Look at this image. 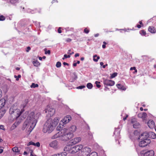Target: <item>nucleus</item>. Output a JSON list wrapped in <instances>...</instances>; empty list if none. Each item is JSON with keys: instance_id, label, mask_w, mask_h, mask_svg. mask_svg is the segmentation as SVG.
Returning a JSON list of instances; mask_svg holds the SVG:
<instances>
[{"instance_id": "obj_1", "label": "nucleus", "mask_w": 156, "mask_h": 156, "mask_svg": "<svg viewBox=\"0 0 156 156\" xmlns=\"http://www.w3.org/2000/svg\"><path fill=\"white\" fill-rule=\"evenodd\" d=\"M34 115V112H30L23 124L24 127H27V126H30V127L32 129L34 128L37 122V119L41 115V113H37L35 115Z\"/></svg>"}, {"instance_id": "obj_2", "label": "nucleus", "mask_w": 156, "mask_h": 156, "mask_svg": "<svg viewBox=\"0 0 156 156\" xmlns=\"http://www.w3.org/2000/svg\"><path fill=\"white\" fill-rule=\"evenodd\" d=\"M51 119H49L45 123L43 131L44 133H50L53 130L54 127L51 124Z\"/></svg>"}, {"instance_id": "obj_3", "label": "nucleus", "mask_w": 156, "mask_h": 156, "mask_svg": "<svg viewBox=\"0 0 156 156\" xmlns=\"http://www.w3.org/2000/svg\"><path fill=\"white\" fill-rule=\"evenodd\" d=\"M62 139L64 140L67 141L71 139L73 136V134L69 131L68 129L64 128L61 130Z\"/></svg>"}, {"instance_id": "obj_4", "label": "nucleus", "mask_w": 156, "mask_h": 156, "mask_svg": "<svg viewBox=\"0 0 156 156\" xmlns=\"http://www.w3.org/2000/svg\"><path fill=\"white\" fill-rule=\"evenodd\" d=\"M140 140L139 145L141 147H144L149 144L151 142L150 140L147 138V137L144 136L143 133L141 134L140 136Z\"/></svg>"}, {"instance_id": "obj_5", "label": "nucleus", "mask_w": 156, "mask_h": 156, "mask_svg": "<svg viewBox=\"0 0 156 156\" xmlns=\"http://www.w3.org/2000/svg\"><path fill=\"white\" fill-rule=\"evenodd\" d=\"M9 113L14 119L18 118L21 115V112L19 109L13 108V107H11L9 111Z\"/></svg>"}, {"instance_id": "obj_6", "label": "nucleus", "mask_w": 156, "mask_h": 156, "mask_svg": "<svg viewBox=\"0 0 156 156\" xmlns=\"http://www.w3.org/2000/svg\"><path fill=\"white\" fill-rule=\"evenodd\" d=\"M45 112L47 113V115L49 117L53 115L55 112V109L49 105H48L45 110Z\"/></svg>"}, {"instance_id": "obj_7", "label": "nucleus", "mask_w": 156, "mask_h": 156, "mask_svg": "<svg viewBox=\"0 0 156 156\" xmlns=\"http://www.w3.org/2000/svg\"><path fill=\"white\" fill-rule=\"evenodd\" d=\"M81 156H87L89 155L91 152L90 148L88 147H84L81 150Z\"/></svg>"}, {"instance_id": "obj_8", "label": "nucleus", "mask_w": 156, "mask_h": 156, "mask_svg": "<svg viewBox=\"0 0 156 156\" xmlns=\"http://www.w3.org/2000/svg\"><path fill=\"white\" fill-rule=\"evenodd\" d=\"M143 135L144 136L148 138H150L153 139H155L156 138V134L153 132H145L143 133Z\"/></svg>"}, {"instance_id": "obj_9", "label": "nucleus", "mask_w": 156, "mask_h": 156, "mask_svg": "<svg viewBox=\"0 0 156 156\" xmlns=\"http://www.w3.org/2000/svg\"><path fill=\"white\" fill-rule=\"evenodd\" d=\"M83 147V146L82 144L76 145L75 146H73L71 153L72 154L76 153L81 150Z\"/></svg>"}, {"instance_id": "obj_10", "label": "nucleus", "mask_w": 156, "mask_h": 156, "mask_svg": "<svg viewBox=\"0 0 156 156\" xmlns=\"http://www.w3.org/2000/svg\"><path fill=\"white\" fill-rule=\"evenodd\" d=\"M131 122L133 124V127L134 128H138L140 126V123L137 121L136 119L135 118L132 119H131Z\"/></svg>"}, {"instance_id": "obj_11", "label": "nucleus", "mask_w": 156, "mask_h": 156, "mask_svg": "<svg viewBox=\"0 0 156 156\" xmlns=\"http://www.w3.org/2000/svg\"><path fill=\"white\" fill-rule=\"evenodd\" d=\"M103 83L104 85L108 86H112L115 84V82L112 80H108V79H104L103 80Z\"/></svg>"}, {"instance_id": "obj_12", "label": "nucleus", "mask_w": 156, "mask_h": 156, "mask_svg": "<svg viewBox=\"0 0 156 156\" xmlns=\"http://www.w3.org/2000/svg\"><path fill=\"white\" fill-rule=\"evenodd\" d=\"M58 142L56 140H54L49 144L50 147L56 149L58 148Z\"/></svg>"}, {"instance_id": "obj_13", "label": "nucleus", "mask_w": 156, "mask_h": 156, "mask_svg": "<svg viewBox=\"0 0 156 156\" xmlns=\"http://www.w3.org/2000/svg\"><path fill=\"white\" fill-rule=\"evenodd\" d=\"M71 119V116L70 115H67L64 118L62 121L64 124H66L68 123Z\"/></svg>"}, {"instance_id": "obj_14", "label": "nucleus", "mask_w": 156, "mask_h": 156, "mask_svg": "<svg viewBox=\"0 0 156 156\" xmlns=\"http://www.w3.org/2000/svg\"><path fill=\"white\" fill-rule=\"evenodd\" d=\"M81 140V138L78 137L74 138L71 140V143L73 144H75L79 142Z\"/></svg>"}, {"instance_id": "obj_15", "label": "nucleus", "mask_w": 156, "mask_h": 156, "mask_svg": "<svg viewBox=\"0 0 156 156\" xmlns=\"http://www.w3.org/2000/svg\"><path fill=\"white\" fill-rule=\"evenodd\" d=\"M59 120L58 118H55L54 119L53 121L51 120V124L53 126L55 127L58 124L59 122Z\"/></svg>"}, {"instance_id": "obj_16", "label": "nucleus", "mask_w": 156, "mask_h": 156, "mask_svg": "<svg viewBox=\"0 0 156 156\" xmlns=\"http://www.w3.org/2000/svg\"><path fill=\"white\" fill-rule=\"evenodd\" d=\"M147 125L150 128L152 129L155 127V123L153 120H149L147 122Z\"/></svg>"}, {"instance_id": "obj_17", "label": "nucleus", "mask_w": 156, "mask_h": 156, "mask_svg": "<svg viewBox=\"0 0 156 156\" xmlns=\"http://www.w3.org/2000/svg\"><path fill=\"white\" fill-rule=\"evenodd\" d=\"M154 152L152 150H151L146 152L144 154V156H154Z\"/></svg>"}, {"instance_id": "obj_18", "label": "nucleus", "mask_w": 156, "mask_h": 156, "mask_svg": "<svg viewBox=\"0 0 156 156\" xmlns=\"http://www.w3.org/2000/svg\"><path fill=\"white\" fill-rule=\"evenodd\" d=\"M76 126L73 125L71 126L68 129L69 132L73 133L76 131Z\"/></svg>"}, {"instance_id": "obj_19", "label": "nucleus", "mask_w": 156, "mask_h": 156, "mask_svg": "<svg viewBox=\"0 0 156 156\" xmlns=\"http://www.w3.org/2000/svg\"><path fill=\"white\" fill-rule=\"evenodd\" d=\"M148 30L152 34L156 33V29L153 26H149L148 28Z\"/></svg>"}, {"instance_id": "obj_20", "label": "nucleus", "mask_w": 156, "mask_h": 156, "mask_svg": "<svg viewBox=\"0 0 156 156\" xmlns=\"http://www.w3.org/2000/svg\"><path fill=\"white\" fill-rule=\"evenodd\" d=\"M5 104V99H1L0 100V110L2 108Z\"/></svg>"}, {"instance_id": "obj_21", "label": "nucleus", "mask_w": 156, "mask_h": 156, "mask_svg": "<svg viewBox=\"0 0 156 156\" xmlns=\"http://www.w3.org/2000/svg\"><path fill=\"white\" fill-rule=\"evenodd\" d=\"M147 116V114L145 112L143 113H140L138 115V117L139 118L144 119L146 118Z\"/></svg>"}, {"instance_id": "obj_22", "label": "nucleus", "mask_w": 156, "mask_h": 156, "mask_svg": "<svg viewBox=\"0 0 156 156\" xmlns=\"http://www.w3.org/2000/svg\"><path fill=\"white\" fill-rule=\"evenodd\" d=\"M73 145L70 144L67 145L64 148V151H72Z\"/></svg>"}, {"instance_id": "obj_23", "label": "nucleus", "mask_w": 156, "mask_h": 156, "mask_svg": "<svg viewBox=\"0 0 156 156\" xmlns=\"http://www.w3.org/2000/svg\"><path fill=\"white\" fill-rule=\"evenodd\" d=\"M27 12L28 13H31L32 14H34L36 13V8H34L33 9H28L27 10Z\"/></svg>"}, {"instance_id": "obj_24", "label": "nucleus", "mask_w": 156, "mask_h": 156, "mask_svg": "<svg viewBox=\"0 0 156 156\" xmlns=\"http://www.w3.org/2000/svg\"><path fill=\"white\" fill-rule=\"evenodd\" d=\"M116 86L118 88L120 89L121 90H125L126 89V88L124 87L121 84H116Z\"/></svg>"}, {"instance_id": "obj_25", "label": "nucleus", "mask_w": 156, "mask_h": 156, "mask_svg": "<svg viewBox=\"0 0 156 156\" xmlns=\"http://www.w3.org/2000/svg\"><path fill=\"white\" fill-rule=\"evenodd\" d=\"M5 112V110L3 109L0 111V119L3 116Z\"/></svg>"}, {"instance_id": "obj_26", "label": "nucleus", "mask_w": 156, "mask_h": 156, "mask_svg": "<svg viewBox=\"0 0 156 156\" xmlns=\"http://www.w3.org/2000/svg\"><path fill=\"white\" fill-rule=\"evenodd\" d=\"M93 60L95 62H97L100 58L99 56H98L97 55H95L93 56Z\"/></svg>"}, {"instance_id": "obj_27", "label": "nucleus", "mask_w": 156, "mask_h": 156, "mask_svg": "<svg viewBox=\"0 0 156 156\" xmlns=\"http://www.w3.org/2000/svg\"><path fill=\"white\" fill-rule=\"evenodd\" d=\"M33 63L34 66L36 67H38L40 65V62L37 60L34 61L33 62Z\"/></svg>"}, {"instance_id": "obj_28", "label": "nucleus", "mask_w": 156, "mask_h": 156, "mask_svg": "<svg viewBox=\"0 0 156 156\" xmlns=\"http://www.w3.org/2000/svg\"><path fill=\"white\" fill-rule=\"evenodd\" d=\"M38 85L37 84H35L34 83H32V84L30 86V87L31 88H35L37 87H38Z\"/></svg>"}, {"instance_id": "obj_29", "label": "nucleus", "mask_w": 156, "mask_h": 156, "mask_svg": "<svg viewBox=\"0 0 156 156\" xmlns=\"http://www.w3.org/2000/svg\"><path fill=\"white\" fill-rule=\"evenodd\" d=\"M12 150L14 152H19L18 148L17 147H14L12 148Z\"/></svg>"}, {"instance_id": "obj_30", "label": "nucleus", "mask_w": 156, "mask_h": 156, "mask_svg": "<svg viewBox=\"0 0 156 156\" xmlns=\"http://www.w3.org/2000/svg\"><path fill=\"white\" fill-rule=\"evenodd\" d=\"M140 33L142 35L145 36L146 34V32L144 30H142L140 31Z\"/></svg>"}, {"instance_id": "obj_31", "label": "nucleus", "mask_w": 156, "mask_h": 156, "mask_svg": "<svg viewBox=\"0 0 156 156\" xmlns=\"http://www.w3.org/2000/svg\"><path fill=\"white\" fill-rule=\"evenodd\" d=\"M93 85L90 83H88L87 84V87L89 89H91L93 87Z\"/></svg>"}, {"instance_id": "obj_32", "label": "nucleus", "mask_w": 156, "mask_h": 156, "mask_svg": "<svg viewBox=\"0 0 156 156\" xmlns=\"http://www.w3.org/2000/svg\"><path fill=\"white\" fill-rule=\"evenodd\" d=\"M89 156H98V155L97 152H93L89 154Z\"/></svg>"}, {"instance_id": "obj_33", "label": "nucleus", "mask_w": 156, "mask_h": 156, "mask_svg": "<svg viewBox=\"0 0 156 156\" xmlns=\"http://www.w3.org/2000/svg\"><path fill=\"white\" fill-rule=\"evenodd\" d=\"M117 73H112L111 76H110V79H112L113 78L115 77V76H117Z\"/></svg>"}, {"instance_id": "obj_34", "label": "nucleus", "mask_w": 156, "mask_h": 156, "mask_svg": "<svg viewBox=\"0 0 156 156\" xmlns=\"http://www.w3.org/2000/svg\"><path fill=\"white\" fill-rule=\"evenodd\" d=\"M47 49L46 48H45L44 49V51H45V54H48V55H50L51 53V51L50 50H48L47 51Z\"/></svg>"}, {"instance_id": "obj_35", "label": "nucleus", "mask_w": 156, "mask_h": 156, "mask_svg": "<svg viewBox=\"0 0 156 156\" xmlns=\"http://www.w3.org/2000/svg\"><path fill=\"white\" fill-rule=\"evenodd\" d=\"M61 63L59 62H58L56 64V66L57 68H59L61 66Z\"/></svg>"}, {"instance_id": "obj_36", "label": "nucleus", "mask_w": 156, "mask_h": 156, "mask_svg": "<svg viewBox=\"0 0 156 156\" xmlns=\"http://www.w3.org/2000/svg\"><path fill=\"white\" fill-rule=\"evenodd\" d=\"M36 13H41V9L40 8H36Z\"/></svg>"}, {"instance_id": "obj_37", "label": "nucleus", "mask_w": 156, "mask_h": 156, "mask_svg": "<svg viewBox=\"0 0 156 156\" xmlns=\"http://www.w3.org/2000/svg\"><path fill=\"white\" fill-rule=\"evenodd\" d=\"M100 83V82L98 81H96L95 82V83L96 85V86L98 88H100L101 86V85L99 84Z\"/></svg>"}, {"instance_id": "obj_38", "label": "nucleus", "mask_w": 156, "mask_h": 156, "mask_svg": "<svg viewBox=\"0 0 156 156\" xmlns=\"http://www.w3.org/2000/svg\"><path fill=\"white\" fill-rule=\"evenodd\" d=\"M61 156H66L67 155V153L66 152H62V153H59Z\"/></svg>"}, {"instance_id": "obj_39", "label": "nucleus", "mask_w": 156, "mask_h": 156, "mask_svg": "<svg viewBox=\"0 0 156 156\" xmlns=\"http://www.w3.org/2000/svg\"><path fill=\"white\" fill-rule=\"evenodd\" d=\"M84 32L85 33L88 34L89 32V30L87 28H85L84 30Z\"/></svg>"}, {"instance_id": "obj_40", "label": "nucleus", "mask_w": 156, "mask_h": 156, "mask_svg": "<svg viewBox=\"0 0 156 156\" xmlns=\"http://www.w3.org/2000/svg\"><path fill=\"white\" fill-rule=\"evenodd\" d=\"M21 77V76L20 75H19L17 76L16 75L14 76V77L15 78H16V80L17 81H18L19 80V78H20Z\"/></svg>"}, {"instance_id": "obj_41", "label": "nucleus", "mask_w": 156, "mask_h": 156, "mask_svg": "<svg viewBox=\"0 0 156 156\" xmlns=\"http://www.w3.org/2000/svg\"><path fill=\"white\" fill-rule=\"evenodd\" d=\"M5 19V17L3 16H0V21H3Z\"/></svg>"}, {"instance_id": "obj_42", "label": "nucleus", "mask_w": 156, "mask_h": 156, "mask_svg": "<svg viewBox=\"0 0 156 156\" xmlns=\"http://www.w3.org/2000/svg\"><path fill=\"white\" fill-rule=\"evenodd\" d=\"M103 44L102 45V47L103 48H106L105 45L107 44V43L105 41L103 42Z\"/></svg>"}, {"instance_id": "obj_43", "label": "nucleus", "mask_w": 156, "mask_h": 156, "mask_svg": "<svg viewBox=\"0 0 156 156\" xmlns=\"http://www.w3.org/2000/svg\"><path fill=\"white\" fill-rule=\"evenodd\" d=\"M85 86H79V87H78L77 88V89H82L84 88H85Z\"/></svg>"}, {"instance_id": "obj_44", "label": "nucleus", "mask_w": 156, "mask_h": 156, "mask_svg": "<svg viewBox=\"0 0 156 156\" xmlns=\"http://www.w3.org/2000/svg\"><path fill=\"white\" fill-rule=\"evenodd\" d=\"M64 58H69L70 57V55H67L66 54H65L64 55Z\"/></svg>"}, {"instance_id": "obj_45", "label": "nucleus", "mask_w": 156, "mask_h": 156, "mask_svg": "<svg viewBox=\"0 0 156 156\" xmlns=\"http://www.w3.org/2000/svg\"><path fill=\"white\" fill-rule=\"evenodd\" d=\"M0 129L5 130V129L4 128V126L2 125H0Z\"/></svg>"}, {"instance_id": "obj_46", "label": "nucleus", "mask_w": 156, "mask_h": 156, "mask_svg": "<svg viewBox=\"0 0 156 156\" xmlns=\"http://www.w3.org/2000/svg\"><path fill=\"white\" fill-rule=\"evenodd\" d=\"M58 33L60 34L62 33L61 27H59L58 30Z\"/></svg>"}, {"instance_id": "obj_47", "label": "nucleus", "mask_w": 156, "mask_h": 156, "mask_svg": "<svg viewBox=\"0 0 156 156\" xmlns=\"http://www.w3.org/2000/svg\"><path fill=\"white\" fill-rule=\"evenodd\" d=\"M59 133H57L55 135H54L53 138H56L59 135V134H58Z\"/></svg>"}, {"instance_id": "obj_48", "label": "nucleus", "mask_w": 156, "mask_h": 156, "mask_svg": "<svg viewBox=\"0 0 156 156\" xmlns=\"http://www.w3.org/2000/svg\"><path fill=\"white\" fill-rule=\"evenodd\" d=\"M35 146H37V147H39L40 146V144L39 142H37L35 144Z\"/></svg>"}, {"instance_id": "obj_49", "label": "nucleus", "mask_w": 156, "mask_h": 156, "mask_svg": "<svg viewBox=\"0 0 156 156\" xmlns=\"http://www.w3.org/2000/svg\"><path fill=\"white\" fill-rule=\"evenodd\" d=\"M31 48L30 47H28L27 48V49L26 50V51L27 52H28L30 50Z\"/></svg>"}, {"instance_id": "obj_50", "label": "nucleus", "mask_w": 156, "mask_h": 156, "mask_svg": "<svg viewBox=\"0 0 156 156\" xmlns=\"http://www.w3.org/2000/svg\"><path fill=\"white\" fill-rule=\"evenodd\" d=\"M71 41H72V39L70 38H68L66 40V41L67 42H70Z\"/></svg>"}, {"instance_id": "obj_51", "label": "nucleus", "mask_w": 156, "mask_h": 156, "mask_svg": "<svg viewBox=\"0 0 156 156\" xmlns=\"http://www.w3.org/2000/svg\"><path fill=\"white\" fill-rule=\"evenodd\" d=\"M3 147H0V154L2 153L3 151Z\"/></svg>"}, {"instance_id": "obj_52", "label": "nucleus", "mask_w": 156, "mask_h": 156, "mask_svg": "<svg viewBox=\"0 0 156 156\" xmlns=\"http://www.w3.org/2000/svg\"><path fill=\"white\" fill-rule=\"evenodd\" d=\"M128 115H126L125 117H123V119L124 121H125L126 119L128 117Z\"/></svg>"}, {"instance_id": "obj_53", "label": "nucleus", "mask_w": 156, "mask_h": 156, "mask_svg": "<svg viewBox=\"0 0 156 156\" xmlns=\"http://www.w3.org/2000/svg\"><path fill=\"white\" fill-rule=\"evenodd\" d=\"M51 156H61L60 154L59 153H58L57 154H54L52 155Z\"/></svg>"}, {"instance_id": "obj_54", "label": "nucleus", "mask_w": 156, "mask_h": 156, "mask_svg": "<svg viewBox=\"0 0 156 156\" xmlns=\"http://www.w3.org/2000/svg\"><path fill=\"white\" fill-rule=\"evenodd\" d=\"M139 23L142 27L144 26V24L142 23V21H140Z\"/></svg>"}, {"instance_id": "obj_55", "label": "nucleus", "mask_w": 156, "mask_h": 156, "mask_svg": "<svg viewBox=\"0 0 156 156\" xmlns=\"http://www.w3.org/2000/svg\"><path fill=\"white\" fill-rule=\"evenodd\" d=\"M33 142L32 141H30V142H29L28 144H27V146H30L31 145H32V143H33Z\"/></svg>"}, {"instance_id": "obj_56", "label": "nucleus", "mask_w": 156, "mask_h": 156, "mask_svg": "<svg viewBox=\"0 0 156 156\" xmlns=\"http://www.w3.org/2000/svg\"><path fill=\"white\" fill-rule=\"evenodd\" d=\"M63 64L64 66H69V64L66 62H63Z\"/></svg>"}, {"instance_id": "obj_57", "label": "nucleus", "mask_w": 156, "mask_h": 156, "mask_svg": "<svg viewBox=\"0 0 156 156\" xmlns=\"http://www.w3.org/2000/svg\"><path fill=\"white\" fill-rule=\"evenodd\" d=\"M136 69V68L135 67H131L130 68V70H134L135 69Z\"/></svg>"}, {"instance_id": "obj_58", "label": "nucleus", "mask_w": 156, "mask_h": 156, "mask_svg": "<svg viewBox=\"0 0 156 156\" xmlns=\"http://www.w3.org/2000/svg\"><path fill=\"white\" fill-rule=\"evenodd\" d=\"M79 56V54L78 53H77L75 55V57H78Z\"/></svg>"}, {"instance_id": "obj_59", "label": "nucleus", "mask_w": 156, "mask_h": 156, "mask_svg": "<svg viewBox=\"0 0 156 156\" xmlns=\"http://www.w3.org/2000/svg\"><path fill=\"white\" fill-rule=\"evenodd\" d=\"M141 26H142L140 25V24H137L136 25L137 27V28H140L141 27Z\"/></svg>"}, {"instance_id": "obj_60", "label": "nucleus", "mask_w": 156, "mask_h": 156, "mask_svg": "<svg viewBox=\"0 0 156 156\" xmlns=\"http://www.w3.org/2000/svg\"><path fill=\"white\" fill-rule=\"evenodd\" d=\"M108 66V64H106L105 65H103V68H105V67H106V66Z\"/></svg>"}, {"instance_id": "obj_61", "label": "nucleus", "mask_w": 156, "mask_h": 156, "mask_svg": "<svg viewBox=\"0 0 156 156\" xmlns=\"http://www.w3.org/2000/svg\"><path fill=\"white\" fill-rule=\"evenodd\" d=\"M77 65V63H73V66H74V67H75Z\"/></svg>"}, {"instance_id": "obj_62", "label": "nucleus", "mask_w": 156, "mask_h": 156, "mask_svg": "<svg viewBox=\"0 0 156 156\" xmlns=\"http://www.w3.org/2000/svg\"><path fill=\"white\" fill-rule=\"evenodd\" d=\"M2 92L1 90H0V98L2 97Z\"/></svg>"}, {"instance_id": "obj_63", "label": "nucleus", "mask_w": 156, "mask_h": 156, "mask_svg": "<svg viewBox=\"0 0 156 156\" xmlns=\"http://www.w3.org/2000/svg\"><path fill=\"white\" fill-rule=\"evenodd\" d=\"M135 71L133 73H137V70L136 69H135L134 70Z\"/></svg>"}, {"instance_id": "obj_64", "label": "nucleus", "mask_w": 156, "mask_h": 156, "mask_svg": "<svg viewBox=\"0 0 156 156\" xmlns=\"http://www.w3.org/2000/svg\"><path fill=\"white\" fill-rule=\"evenodd\" d=\"M104 64V63L102 62H100V65L101 66H103Z\"/></svg>"}]
</instances>
